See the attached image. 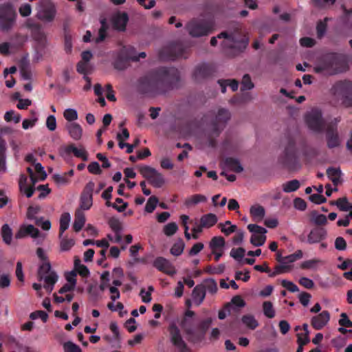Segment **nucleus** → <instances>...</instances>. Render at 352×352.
Instances as JSON below:
<instances>
[{
	"instance_id": "1",
	"label": "nucleus",
	"mask_w": 352,
	"mask_h": 352,
	"mask_svg": "<svg viewBox=\"0 0 352 352\" xmlns=\"http://www.w3.org/2000/svg\"><path fill=\"white\" fill-rule=\"evenodd\" d=\"M180 80L179 72L175 67H161L140 77L136 90L141 94L155 96L177 88Z\"/></svg>"
},
{
	"instance_id": "2",
	"label": "nucleus",
	"mask_w": 352,
	"mask_h": 352,
	"mask_svg": "<svg viewBox=\"0 0 352 352\" xmlns=\"http://www.w3.org/2000/svg\"><path fill=\"white\" fill-rule=\"evenodd\" d=\"M278 162L289 170H296L300 167L296 140L290 134L285 136L284 151L278 157Z\"/></svg>"
},
{
	"instance_id": "3",
	"label": "nucleus",
	"mask_w": 352,
	"mask_h": 352,
	"mask_svg": "<svg viewBox=\"0 0 352 352\" xmlns=\"http://www.w3.org/2000/svg\"><path fill=\"white\" fill-rule=\"evenodd\" d=\"M217 38H226L223 43V46L234 50L237 52H243L248 45V39L245 36L241 34L239 27L236 28L235 32L229 34L227 32H222L217 37H212L210 39L212 46L217 45Z\"/></svg>"
},
{
	"instance_id": "4",
	"label": "nucleus",
	"mask_w": 352,
	"mask_h": 352,
	"mask_svg": "<svg viewBox=\"0 0 352 352\" xmlns=\"http://www.w3.org/2000/svg\"><path fill=\"white\" fill-rule=\"evenodd\" d=\"M344 64L343 58L338 54H329L323 57L314 69L316 73L326 72L329 75H333L341 72Z\"/></svg>"
},
{
	"instance_id": "5",
	"label": "nucleus",
	"mask_w": 352,
	"mask_h": 352,
	"mask_svg": "<svg viewBox=\"0 0 352 352\" xmlns=\"http://www.w3.org/2000/svg\"><path fill=\"white\" fill-rule=\"evenodd\" d=\"M230 118V113L228 109L221 108L210 123V132L208 135V144L211 147H215L217 141L215 137H218L224 129L227 122Z\"/></svg>"
},
{
	"instance_id": "6",
	"label": "nucleus",
	"mask_w": 352,
	"mask_h": 352,
	"mask_svg": "<svg viewBox=\"0 0 352 352\" xmlns=\"http://www.w3.org/2000/svg\"><path fill=\"white\" fill-rule=\"evenodd\" d=\"M215 28L214 19H194L188 23L186 29L192 37L207 36L213 32Z\"/></svg>"
},
{
	"instance_id": "7",
	"label": "nucleus",
	"mask_w": 352,
	"mask_h": 352,
	"mask_svg": "<svg viewBox=\"0 0 352 352\" xmlns=\"http://www.w3.org/2000/svg\"><path fill=\"white\" fill-rule=\"evenodd\" d=\"M16 12L13 5L6 2L0 5V30L5 32H10L15 25Z\"/></svg>"
},
{
	"instance_id": "8",
	"label": "nucleus",
	"mask_w": 352,
	"mask_h": 352,
	"mask_svg": "<svg viewBox=\"0 0 352 352\" xmlns=\"http://www.w3.org/2000/svg\"><path fill=\"white\" fill-rule=\"evenodd\" d=\"M212 322L211 318L204 319L197 324L196 328L187 325V320L183 318L181 321V327L184 329L186 334L192 341L201 340L205 336L206 331L210 327Z\"/></svg>"
},
{
	"instance_id": "9",
	"label": "nucleus",
	"mask_w": 352,
	"mask_h": 352,
	"mask_svg": "<svg viewBox=\"0 0 352 352\" xmlns=\"http://www.w3.org/2000/svg\"><path fill=\"white\" fill-rule=\"evenodd\" d=\"M332 94L342 100L346 107H352V82L344 80L336 82L331 88Z\"/></svg>"
},
{
	"instance_id": "10",
	"label": "nucleus",
	"mask_w": 352,
	"mask_h": 352,
	"mask_svg": "<svg viewBox=\"0 0 352 352\" xmlns=\"http://www.w3.org/2000/svg\"><path fill=\"white\" fill-rule=\"evenodd\" d=\"M36 10V17L46 22L52 21L56 14L55 5L51 0H40Z\"/></svg>"
},
{
	"instance_id": "11",
	"label": "nucleus",
	"mask_w": 352,
	"mask_h": 352,
	"mask_svg": "<svg viewBox=\"0 0 352 352\" xmlns=\"http://www.w3.org/2000/svg\"><path fill=\"white\" fill-rule=\"evenodd\" d=\"M305 122L311 130L317 133L322 132L326 125L322 111L318 109H313L308 112L305 116Z\"/></svg>"
},
{
	"instance_id": "12",
	"label": "nucleus",
	"mask_w": 352,
	"mask_h": 352,
	"mask_svg": "<svg viewBox=\"0 0 352 352\" xmlns=\"http://www.w3.org/2000/svg\"><path fill=\"white\" fill-rule=\"evenodd\" d=\"M140 174L148 180V183L155 188H161L165 183L162 174L155 168L149 166H142L139 168Z\"/></svg>"
},
{
	"instance_id": "13",
	"label": "nucleus",
	"mask_w": 352,
	"mask_h": 352,
	"mask_svg": "<svg viewBox=\"0 0 352 352\" xmlns=\"http://www.w3.org/2000/svg\"><path fill=\"white\" fill-rule=\"evenodd\" d=\"M168 331L169 333L170 342L173 345L178 349V352H192L184 340L181 331L175 322H172L169 324Z\"/></svg>"
},
{
	"instance_id": "14",
	"label": "nucleus",
	"mask_w": 352,
	"mask_h": 352,
	"mask_svg": "<svg viewBox=\"0 0 352 352\" xmlns=\"http://www.w3.org/2000/svg\"><path fill=\"white\" fill-rule=\"evenodd\" d=\"M340 121V119L336 118L327 125L326 138L327 146L329 148H333L340 145V139L337 131V124Z\"/></svg>"
},
{
	"instance_id": "15",
	"label": "nucleus",
	"mask_w": 352,
	"mask_h": 352,
	"mask_svg": "<svg viewBox=\"0 0 352 352\" xmlns=\"http://www.w3.org/2000/svg\"><path fill=\"white\" fill-rule=\"evenodd\" d=\"M95 184L94 182H89L84 187L80 197V209L87 210L91 208L93 205V192Z\"/></svg>"
},
{
	"instance_id": "16",
	"label": "nucleus",
	"mask_w": 352,
	"mask_h": 352,
	"mask_svg": "<svg viewBox=\"0 0 352 352\" xmlns=\"http://www.w3.org/2000/svg\"><path fill=\"white\" fill-rule=\"evenodd\" d=\"M133 51V47H123L113 63L114 68L118 70L125 69L128 67L129 61L131 60V52Z\"/></svg>"
},
{
	"instance_id": "17",
	"label": "nucleus",
	"mask_w": 352,
	"mask_h": 352,
	"mask_svg": "<svg viewBox=\"0 0 352 352\" xmlns=\"http://www.w3.org/2000/svg\"><path fill=\"white\" fill-rule=\"evenodd\" d=\"M28 28L31 30L32 36L37 43L38 47L40 49H43L46 45L47 38L41 25L38 23H32L28 25Z\"/></svg>"
},
{
	"instance_id": "18",
	"label": "nucleus",
	"mask_w": 352,
	"mask_h": 352,
	"mask_svg": "<svg viewBox=\"0 0 352 352\" xmlns=\"http://www.w3.org/2000/svg\"><path fill=\"white\" fill-rule=\"evenodd\" d=\"M214 73V68L212 65L207 63L200 64L195 68L193 77L195 80L199 81L212 76Z\"/></svg>"
},
{
	"instance_id": "19",
	"label": "nucleus",
	"mask_w": 352,
	"mask_h": 352,
	"mask_svg": "<svg viewBox=\"0 0 352 352\" xmlns=\"http://www.w3.org/2000/svg\"><path fill=\"white\" fill-rule=\"evenodd\" d=\"M153 266L160 272H162L168 275H173L175 274V270L173 265L166 258L159 256L157 257L153 261Z\"/></svg>"
},
{
	"instance_id": "20",
	"label": "nucleus",
	"mask_w": 352,
	"mask_h": 352,
	"mask_svg": "<svg viewBox=\"0 0 352 352\" xmlns=\"http://www.w3.org/2000/svg\"><path fill=\"white\" fill-rule=\"evenodd\" d=\"M327 236V232L325 228L316 227L311 230L307 236V242L309 244L320 243Z\"/></svg>"
},
{
	"instance_id": "21",
	"label": "nucleus",
	"mask_w": 352,
	"mask_h": 352,
	"mask_svg": "<svg viewBox=\"0 0 352 352\" xmlns=\"http://www.w3.org/2000/svg\"><path fill=\"white\" fill-rule=\"evenodd\" d=\"M330 314L328 311H322L320 314L314 316L311 324L316 330L322 329L329 321Z\"/></svg>"
},
{
	"instance_id": "22",
	"label": "nucleus",
	"mask_w": 352,
	"mask_h": 352,
	"mask_svg": "<svg viewBox=\"0 0 352 352\" xmlns=\"http://www.w3.org/2000/svg\"><path fill=\"white\" fill-rule=\"evenodd\" d=\"M28 235L36 239L39 236L40 232L32 225L22 226L16 234L15 237L22 239Z\"/></svg>"
},
{
	"instance_id": "23",
	"label": "nucleus",
	"mask_w": 352,
	"mask_h": 352,
	"mask_svg": "<svg viewBox=\"0 0 352 352\" xmlns=\"http://www.w3.org/2000/svg\"><path fill=\"white\" fill-rule=\"evenodd\" d=\"M170 52V56L167 57L170 59H175L176 58H186V52L187 48L180 42H176L173 43L168 49Z\"/></svg>"
},
{
	"instance_id": "24",
	"label": "nucleus",
	"mask_w": 352,
	"mask_h": 352,
	"mask_svg": "<svg viewBox=\"0 0 352 352\" xmlns=\"http://www.w3.org/2000/svg\"><path fill=\"white\" fill-rule=\"evenodd\" d=\"M201 15L203 17H206L207 19H214V15L218 10V7L216 3L211 1H206L201 6Z\"/></svg>"
},
{
	"instance_id": "25",
	"label": "nucleus",
	"mask_w": 352,
	"mask_h": 352,
	"mask_svg": "<svg viewBox=\"0 0 352 352\" xmlns=\"http://www.w3.org/2000/svg\"><path fill=\"white\" fill-rule=\"evenodd\" d=\"M206 297V288L204 285H196L192 292V298L197 305H199Z\"/></svg>"
},
{
	"instance_id": "26",
	"label": "nucleus",
	"mask_w": 352,
	"mask_h": 352,
	"mask_svg": "<svg viewBox=\"0 0 352 352\" xmlns=\"http://www.w3.org/2000/svg\"><path fill=\"white\" fill-rule=\"evenodd\" d=\"M129 16L126 12H120L116 14L113 19V25L115 28L120 31H124L126 29Z\"/></svg>"
},
{
	"instance_id": "27",
	"label": "nucleus",
	"mask_w": 352,
	"mask_h": 352,
	"mask_svg": "<svg viewBox=\"0 0 352 352\" xmlns=\"http://www.w3.org/2000/svg\"><path fill=\"white\" fill-rule=\"evenodd\" d=\"M223 164L230 170L236 173H240L243 170V168L238 159L228 157L224 159Z\"/></svg>"
},
{
	"instance_id": "28",
	"label": "nucleus",
	"mask_w": 352,
	"mask_h": 352,
	"mask_svg": "<svg viewBox=\"0 0 352 352\" xmlns=\"http://www.w3.org/2000/svg\"><path fill=\"white\" fill-rule=\"evenodd\" d=\"M58 276L55 272H51L49 274L42 277V280H44V288L49 293L52 292L54 289V286L57 282Z\"/></svg>"
},
{
	"instance_id": "29",
	"label": "nucleus",
	"mask_w": 352,
	"mask_h": 352,
	"mask_svg": "<svg viewBox=\"0 0 352 352\" xmlns=\"http://www.w3.org/2000/svg\"><path fill=\"white\" fill-rule=\"evenodd\" d=\"M68 133L72 138L78 140L81 138L82 134V129L78 123L73 122L66 126Z\"/></svg>"
},
{
	"instance_id": "30",
	"label": "nucleus",
	"mask_w": 352,
	"mask_h": 352,
	"mask_svg": "<svg viewBox=\"0 0 352 352\" xmlns=\"http://www.w3.org/2000/svg\"><path fill=\"white\" fill-rule=\"evenodd\" d=\"M218 221V218L213 213H208L201 217L199 222L201 227L204 228H210L214 226Z\"/></svg>"
},
{
	"instance_id": "31",
	"label": "nucleus",
	"mask_w": 352,
	"mask_h": 352,
	"mask_svg": "<svg viewBox=\"0 0 352 352\" xmlns=\"http://www.w3.org/2000/svg\"><path fill=\"white\" fill-rule=\"evenodd\" d=\"M85 223V216L81 210H76L73 223V229L78 232L83 228Z\"/></svg>"
},
{
	"instance_id": "32",
	"label": "nucleus",
	"mask_w": 352,
	"mask_h": 352,
	"mask_svg": "<svg viewBox=\"0 0 352 352\" xmlns=\"http://www.w3.org/2000/svg\"><path fill=\"white\" fill-rule=\"evenodd\" d=\"M65 153L70 154L73 153L74 156L78 158H81L83 161L88 160V153L84 149H78L74 144H69L65 148Z\"/></svg>"
},
{
	"instance_id": "33",
	"label": "nucleus",
	"mask_w": 352,
	"mask_h": 352,
	"mask_svg": "<svg viewBox=\"0 0 352 352\" xmlns=\"http://www.w3.org/2000/svg\"><path fill=\"white\" fill-rule=\"evenodd\" d=\"M217 82L221 87V92L223 94L226 93V91L227 86H230V87L231 88V89L233 91H236L239 87V82L235 79H232V80H229V79L228 80H222L221 79V80H219Z\"/></svg>"
},
{
	"instance_id": "34",
	"label": "nucleus",
	"mask_w": 352,
	"mask_h": 352,
	"mask_svg": "<svg viewBox=\"0 0 352 352\" xmlns=\"http://www.w3.org/2000/svg\"><path fill=\"white\" fill-rule=\"evenodd\" d=\"M327 175L333 185L337 186L340 182L341 170L340 168L329 167L327 169Z\"/></svg>"
},
{
	"instance_id": "35",
	"label": "nucleus",
	"mask_w": 352,
	"mask_h": 352,
	"mask_svg": "<svg viewBox=\"0 0 352 352\" xmlns=\"http://www.w3.org/2000/svg\"><path fill=\"white\" fill-rule=\"evenodd\" d=\"M207 198L205 195L201 194H195L187 198L184 201V204L186 207H190L199 203L205 202Z\"/></svg>"
},
{
	"instance_id": "36",
	"label": "nucleus",
	"mask_w": 352,
	"mask_h": 352,
	"mask_svg": "<svg viewBox=\"0 0 352 352\" xmlns=\"http://www.w3.org/2000/svg\"><path fill=\"white\" fill-rule=\"evenodd\" d=\"M71 217L69 213L64 212L60 219L59 238H61L64 232L69 228Z\"/></svg>"
},
{
	"instance_id": "37",
	"label": "nucleus",
	"mask_w": 352,
	"mask_h": 352,
	"mask_svg": "<svg viewBox=\"0 0 352 352\" xmlns=\"http://www.w3.org/2000/svg\"><path fill=\"white\" fill-rule=\"evenodd\" d=\"M331 204H336L341 211L352 210V204L348 201L346 197L338 199L336 201L331 202Z\"/></svg>"
},
{
	"instance_id": "38",
	"label": "nucleus",
	"mask_w": 352,
	"mask_h": 352,
	"mask_svg": "<svg viewBox=\"0 0 352 352\" xmlns=\"http://www.w3.org/2000/svg\"><path fill=\"white\" fill-rule=\"evenodd\" d=\"M300 186V182L297 179H293L285 182L283 184V190L285 192L289 193L296 191Z\"/></svg>"
},
{
	"instance_id": "39",
	"label": "nucleus",
	"mask_w": 352,
	"mask_h": 352,
	"mask_svg": "<svg viewBox=\"0 0 352 352\" xmlns=\"http://www.w3.org/2000/svg\"><path fill=\"white\" fill-rule=\"evenodd\" d=\"M1 236L3 238V241L6 244L10 245L11 243L12 239V230L7 223L3 224L1 228Z\"/></svg>"
},
{
	"instance_id": "40",
	"label": "nucleus",
	"mask_w": 352,
	"mask_h": 352,
	"mask_svg": "<svg viewBox=\"0 0 352 352\" xmlns=\"http://www.w3.org/2000/svg\"><path fill=\"white\" fill-rule=\"evenodd\" d=\"M242 322L250 329H255L258 326V322L252 315H245L241 318Z\"/></svg>"
},
{
	"instance_id": "41",
	"label": "nucleus",
	"mask_w": 352,
	"mask_h": 352,
	"mask_svg": "<svg viewBox=\"0 0 352 352\" xmlns=\"http://www.w3.org/2000/svg\"><path fill=\"white\" fill-rule=\"evenodd\" d=\"M225 239L222 236H214L209 244L211 250H221L225 245Z\"/></svg>"
},
{
	"instance_id": "42",
	"label": "nucleus",
	"mask_w": 352,
	"mask_h": 352,
	"mask_svg": "<svg viewBox=\"0 0 352 352\" xmlns=\"http://www.w3.org/2000/svg\"><path fill=\"white\" fill-rule=\"evenodd\" d=\"M250 214L254 219L261 220L265 214V209L261 206H254L250 208Z\"/></svg>"
},
{
	"instance_id": "43",
	"label": "nucleus",
	"mask_w": 352,
	"mask_h": 352,
	"mask_svg": "<svg viewBox=\"0 0 352 352\" xmlns=\"http://www.w3.org/2000/svg\"><path fill=\"white\" fill-rule=\"evenodd\" d=\"M263 311L264 315L268 318H273L275 316V310L270 301H265L263 303Z\"/></svg>"
},
{
	"instance_id": "44",
	"label": "nucleus",
	"mask_w": 352,
	"mask_h": 352,
	"mask_svg": "<svg viewBox=\"0 0 352 352\" xmlns=\"http://www.w3.org/2000/svg\"><path fill=\"white\" fill-rule=\"evenodd\" d=\"M185 244L182 239H179L173 244L170 249V253L174 256H179L182 254L184 249Z\"/></svg>"
},
{
	"instance_id": "45",
	"label": "nucleus",
	"mask_w": 352,
	"mask_h": 352,
	"mask_svg": "<svg viewBox=\"0 0 352 352\" xmlns=\"http://www.w3.org/2000/svg\"><path fill=\"white\" fill-rule=\"evenodd\" d=\"M51 265L49 261H45L43 262L38 267V276L39 278V280H42V277H43L45 275L49 274L51 272Z\"/></svg>"
},
{
	"instance_id": "46",
	"label": "nucleus",
	"mask_w": 352,
	"mask_h": 352,
	"mask_svg": "<svg viewBox=\"0 0 352 352\" xmlns=\"http://www.w3.org/2000/svg\"><path fill=\"white\" fill-rule=\"evenodd\" d=\"M159 202L158 198L156 196H151L147 200L145 206V211L148 213H151L155 209Z\"/></svg>"
},
{
	"instance_id": "47",
	"label": "nucleus",
	"mask_w": 352,
	"mask_h": 352,
	"mask_svg": "<svg viewBox=\"0 0 352 352\" xmlns=\"http://www.w3.org/2000/svg\"><path fill=\"white\" fill-rule=\"evenodd\" d=\"M204 287L206 291L207 290L209 293L214 294L217 291V285L215 280L212 278L206 279L204 282Z\"/></svg>"
},
{
	"instance_id": "48",
	"label": "nucleus",
	"mask_w": 352,
	"mask_h": 352,
	"mask_svg": "<svg viewBox=\"0 0 352 352\" xmlns=\"http://www.w3.org/2000/svg\"><path fill=\"white\" fill-rule=\"evenodd\" d=\"M63 349L64 352H82L81 348L72 341L63 343Z\"/></svg>"
},
{
	"instance_id": "49",
	"label": "nucleus",
	"mask_w": 352,
	"mask_h": 352,
	"mask_svg": "<svg viewBox=\"0 0 352 352\" xmlns=\"http://www.w3.org/2000/svg\"><path fill=\"white\" fill-rule=\"evenodd\" d=\"M266 240V236L264 234H252L250 238V243L254 246L263 245Z\"/></svg>"
},
{
	"instance_id": "50",
	"label": "nucleus",
	"mask_w": 352,
	"mask_h": 352,
	"mask_svg": "<svg viewBox=\"0 0 352 352\" xmlns=\"http://www.w3.org/2000/svg\"><path fill=\"white\" fill-rule=\"evenodd\" d=\"M225 265L220 264L217 267H212L211 265H208L205 268L204 271L206 273L210 274H220L224 272Z\"/></svg>"
},
{
	"instance_id": "51",
	"label": "nucleus",
	"mask_w": 352,
	"mask_h": 352,
	"mask_svg": "<svg viewBox=\"0 0 352 352\" xmlns=\"http://www.w3.org/2000/svg\"><path fill=\"white\" fill-rule=\"evenodd\" d=\"M291 270V266L287 265L286 264L281 263L275 267L274 271L271 272L269 274L270 277H274L278 274H283L285 272H288Z\"/></svg>"
},
{
	"instance_id": "52",
	"label": "nucleus",
	"mask_w": 352,
	"mask_h": 352,
	"mask_svg": "<svg viewBox=\"0 0 352 352\" xmlns=\"http://www.w3.org/2000/svg\"><path fill=\"white\" fill-rule=\"evenodd\" d=\"M32 118L31 119H25L22 123V127L24 129H28L29 128L33 127L38 120V118L34 111H31Z\"/></svg>"
},
{
	"instance_id": "53",
	"label": "nucleus",
	"mask_w": 352,
	"mask_h": 352,
	"mask_svg": "<svg viewBox=\"0 0 352 352\" xmlns=\"http://www.w3.org/2000/svg\"><path fill=\"white\" fill-rule=\"evenodd\" d=\"M254 87V84L252 82L250 76L249 74H245L241 81V91L250 90Z\"/></svg>"
},
{
	"instance_id": "54",
	"label": "nucleus",
	"mask_w": 352,
	"mask_h": 352,
	"mask_svg": "<svg viewBox=\"0 0 352 352\" xmlns=\"http://www.w3.org/2000/svg\"><path fill=\"white\" fill-rule=\"evenodd\" d=\"M74 244L75 241L73 239L63 238L60 240V250L68 251L74 245Z\"/></svg>"
},
{
	"instance_id": "55",
	"label": "nucleus",
	"mask_w": 352,
	"mask_h": 352,
	"mask_svg": "<svg viewBox=\"0 0 352 352\" xmlns=\"http://www.w3.org/2000/svg\"><path fill=\"white\" fill-rule=\"evenodd\" d=\"M177 230L178 226L175 222L168 223L164 227V232L168 236L173 235Z\"/></svg>"
},
{
	"instance_id": "56",
	"label": "nucleus",
	"mask_w": 352,
	"mask_h": 352,
	"mask_svg": "<svg viewBox=\"0 0 352 352\" xmlns=\"http://www.w3.org/2000/svg\"><path fill=\"white\" fill-rule=\"evenodd\" d=\"M4 119L7 122L14 121V123H19L21 120V116L15 113L14 111H8L4 115Z\"/></svg>"
},
{
	"instance_id": "57",
	"label": "nucleus",
	"mask_w": 352,
	"mask_h": 352,
	"mask_svg": "<svg viewBox=\"0 0 352 352\" xmlns=\"http://www.w3.org/2000/svg\"><path fill=\"white\" fill-rule=\"evenodd\" d=\"M109 225L114 232H120L122 230L121 222L116 217H111L109 220Z\"/></svg>"
},
{
	"instance_id": "58",
	"label": "nucleus",
	"mask_w": 352,
	"mask_h": 352,
	"mask_svg": "<svg viewBox=\"0 0 352 352\" xmlns=\"http://www.w3.org/2000/svg\"><path fill=\"white\" fill-rule=\"evenodd\" d=\"M107 27L104 21H102V25L99 29L98 36L95 39V42L96 43H100L102 42L107 36Z\"/></svg>"
},
{
	"instance_id": "59",
	"label": "nucleus",
	"mask_w": 352,
	"mask_h": 352,
	"mask_svg": "<svg viewBox=\"0 0 352 352\" xmlns=\"http://www.w3.org/2000/svg\"><path fill=\"white\" fill-rule=\"evenodd\" d=\"M64 118L69 122L78 119L77 111L74 109H67L63 113Z\"/></svg>"
},
{
	"instance_id": "60",
	"label": "nucleus",
	"mask_w": 352,
	"mask_h": 352,
	"mask_svg": "<svg viewBox=\"0 0 352 352\" xmlns=\"http://www.w3.org/2000/svg\"><path fill=\"white\" fill-rule=\"evenodd\" d=\"M245 252V250L243 248H233L230 252V256L235 260L239 261L243 258Z\"/></svg>"
},
{
	"instance_id": "61",
	"label": "nucleus",
	"mask_w": 352,
	"mask_h": 352,
	"mask_svg": "<svg viewBox=\"0 0 352 352\" xmlns=\"http://www.w3.org/2000/svg\"><path fill=\"white\" fill-rule=\"evenodd\" d=\"M30 318L32 320H36L40 318L43 320V322H45L48 319V315L44 311L38 310L32 312L30 315Z\"/></svg>"
},
{
	"instance_id": "62",
	"label": "nucleus",
	"mask_w": 352,
	"mask_h": 352,
	"mask_svg": "<svg viewBox=\"0 0 352 352\" xmlns=\"http://www.w3.org/2000/svg\"><path fill=\"white\" fill-rule=\"evenodd\" d=\"M248 229L250 232L254 233V234H265L267 232V230L265 228L258 226L256 224H249L248 226Z\"/></svg>"
},
{
	"instance_id": "63",
	"label": "nucleus",
	"mask_w": 352,
	"mask_h": 352,
	"mask_svg": "<svg viewBox=\"0 0 352 352\" xmlns=\"http://www.w3.org/2000/svg\"><path fill=\"white\" fill-rule=\"evenodd\" d=\"M88 170L90 173L95 175H100L102 170L100 167L99 164L97 162H93L88 165Z\"/></svg>"
},
{
	"instance_id": "64",
	"label": "nucleus",
	"mask_w": 352,
	"mask_h": 352,
	"mask_svg": "<svg viewBox=\"0 0 352 352\" xmlns=\"http://www.w3.org/2000/svg\"><path fill=\"white\" fill-rule=\"evenodd\" d=\"M46 126L51 131H54L56 130V120L54 116L50 115L47 118Z\"/></svg>"
}]
</instances>
